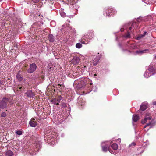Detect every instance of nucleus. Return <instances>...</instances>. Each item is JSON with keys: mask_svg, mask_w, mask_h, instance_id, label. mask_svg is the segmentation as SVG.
I'll return each mask as SVG.
<instances>
[{"mask_svg": "<svg viewBox=\"0 0 156 156\" xmlns=\"http://www.w3.org/2000/svg\"><path fill=\"white\" fill-rule=\"evenodd\" d=\"M151 76V74H150L148 70H147L144 74V76L146 78H148Z\"/></svg>", "mask_w": 156, "mask_h": 156, "instance_id": "nucleus-17", "label": "nucleus"}, {"mask_svg": "<svg viewBox=\"0 0 156 156\" xmlns=\"http://www.w3.org/2000/svg\"><path fill=\"white\" fill-rule=\"evenodd\" d=\"M42 74L41 75V77L43 79L44 77L45 73H43L42 71Z\"/></svg>", "mask_w": 156, "mask_h": 156, "instance_id": "nucleus-30", "label": "nucleus"}, {"mask_svg": "<svg viewBox=\"0 0 156 156\" xmlns=\"http://www.w3.org/2000/svg\"><path fill=\"white\" fill-rule=\"evenodd\" d=\"M147 107L146 104H142L140 107V109L142 111H144L146 110Z\"/></svg>", "mask_w": 156, "mask_h": 156, "instance_id": "nucleus-9", "label": "nucleus"}, {"mask_svg": "<svg viewBox=\"0 0 156 156\" xmlns=\"http://www.w3.org/2000/svg\"><path fill=\"white\" fill-rule=\"evenodd\" d=\"M48 39L51 42H53L54 41V36L52 34H50L49 36Z\"/></svg>", "mask_w": 156, "mask_h": 156, "instance_id": "nucleus-19", "label": "nucleus"}, {"mask_svg": "<svg viewBox=\"0 0 156 156\" xmlns=\"http://www.w3.org/2000/svg\"><path fill=\"white\" fill-rule=\"evenodd\" d=\"M43 5V4L42 2H40V5Z\"/></svg>", "mask_w": 156, "mask_h": 156, "instance_id": "nucleus-38", "label": "nucleus"}, {"mask_svg": "<svg viewBox=\"0 0 156 156\" xmlns=\"http://www.w3.org/2000/svg\"><path fill=\"white\" fill-rule=\"evenodd\" d=\"M8 98L4 97L0 100V106L1 109H4L7 106V102L9 101Z\"/></svg>", "mask_w": 156, "mask_h": 156, "instance_id": "nucleus-1", "label": "nucleus"}, {"mask_svg": "<svg viewBox=\"0 0 156 156\" xmlns=\"http://www.w3.org/2000/svg\"><path fill=\"white\" fill-rule=\"evenodd\" d=\"M46 136H47V140H49V141L50 142V141L49 140H51V141H52L53 140V139L52 138H55V136L53 134H52V133L51 134V135L50 136H49V135H47Z\"/></svg>", "mask_w": 156, "mask_h": 156, "instance_id": "nucleus-10", "label": "nucleus"}, {"mask_svg": "<svg viewBox=\"0 0 156 156\" xmlns=\"http://www.w3.org/2000/svg\"><path fill=\"white\" fill-rule=\"evenodd\" d=\"M125 37L126 38H129L130 37V34L129 32H128Z\"/></svg>", "mask_w": 156, "mask_h": 156, "instance_id": "nucleus-27", "label": "nucleus"}, {"mask_svg": "<svg viewBox=\"0 0 156 156\" xmlns=\"http://www.w3.org/2000/svg\"><path fill=\"white\" fill-rule=\"evenodd\" d=\"M153 105H156V102L155 101H154V102H153Z\"/></svg>", "mask_w": 156, "mask_h": 156, "instance_id": "nucleus-36", "label": "nucleus"}, {"mask_svg": "<svg viewBox=\"0 0 156 156\" xmlns=\"http://www.w3.org/2000/svg\"><path fill=\"white\" fill-rule=\"evenodd\" d=\"M132 119L133 121L136 122L139 119V116L137 115H133Z\"/></svg>", "mask_w": 156, "mask_h": 156, "instance_id": "nucleus-15", "label": "nucleus"}, {"mask_svg": "<svg viewBox=\"0 0 156 156\" xmlns=\"http://www.w3.org/2000/svg\"><path fill=\"white\" fill-rule=\"evenodd\" d=\"M62 99V98L59 97V98L57 100H56L57 101H59V100H60V101L61 100V99Z\"/></svg>", "mask_w": 156, "mask_h": 156, "instance_id": "nucleus-35", "label": "nucleus"}, {"mask_svg": "<svg viewBox=\"0 0 156 156\" xmlns=\"http://www.w3.org/2000/svg\"><path fill=\"white\" fill-rule=\"evenodd\" d=\"M37 119L34 118H32L30 121L29 123L30 126L32 127H35L37 125Z\"/></svg>", "mask_w": 156, "mask_h": 156, "instance_id": "nucleus-4", "label": "nucleus"}, {"mask_svg": "<svg viewBox=\"0 0 156 156\" xmlns=\"http://www.w3.org/2000/svg\"><path fill=\"white\" fill-rule=\"evenodd\" d=\"M25 94H26L27 97L30 98H33L34 96V95L31 90H28L25 93Z\"/></svg>", "mask_w": 156, "mask_h": 156, "instance_id": "nucleus-7", "label": "nucleus"}, {"mask_svg": "<svg viewBox=\"0 0 156 156\" xmlns=\"http://www.w3.org/2000/svg\"><path fill=\"white\" fill-rule=\"evenodd\" d=\"M155 59H156V55H155Z\"/></svg>", "mask_w": 156, "mask_h": 156, "instance_id": "nucleus-42", "label": "nucleus"}, {"mask_svg": "<svg viewBox=\"0 0 156 156\" xmlns=\"http://www.w3.org/2000/svg\"><path fill=\"white\" fill-rule=\"evenodd\" d=\"M108 150H109V152L110 153H112L113 154H116V153H115V152L114 151H113L109 149H108Z\"/></svg>", "mask_w": 156, "mask_h": 156, "instance_id": "nucleus-29", "label": "nucleus"}, {"mask_svg": "<svg viewBox=\"0 0 156 156\" xmlns=\"http://www.w3.org/2000/svg\"><path fill=\"white\" fill-rule=\"evenodd\" d=\"M137 21L139 22H140V21L141 20H140V18H139L137 19Z\"/></svg>", "mask_w": 156, "mask_h": 156, "instance_id": "nucleus-37", "label": "nucleus"}, {"mask_svg": "<svg viewBox=\"0 0 156 156\" xmlns=\"http://www.w3.org/2000/svg\"><path fill=\"white\" fill-rule=\"evenodd\" d=\"M136 145V144L134 142H133L132 143H131L129 145V147H134L135 146V145Z\"/></svg>", "mask_w": 156, "mask_h": 156, "instance_id": "nucleus-26", "label": "nucleus"}, {"mask_svg": "<svg viewBox=\"0 0 156 156\" xmlns=\"http://www.w3.org/2000/svg\"><path fill=\"white\" fill-rule=\"evenodd\" d=\"M58 85H60L61 86V87H62L63 86V85H61V84L60 85V84H58Z\"/></svg>", "mask_w": 156, "mask_h": 156, "instance_id": "nucleus-40", "label": "nucleus"}, {"mask_svg": "<svg viewBox=\"0 0 156 156\" xmlns=\"http://www.w3.org/2000/svg\"><path fill=\"white\" fill-rule=\"evenodd\" d=\"M36 69V66L35 64L33 63L30 64V68L28 69V72L29 73H32L35 71Z\"/></svg>", "mask_w": 156, "mask_h": 156, "instance_id": "nucleus-3", "label": "nucleus"}, {"mask_svg": "<svg viewBox=\"0 0 156 156\" xmlns=\"http://www.w3.org/2000/svg\"><path fill=\"white\" fill-rule=\"evenodd\" d=\"M148 70L150 74H151V76L156 73V68H154L153 67L149 68Z\"/></svg>", "mask_w": 156, "mask_h": 156, "instance_id": "nucleus-6", "label": "nucleus"}, {"mask_svg": "<svg viewBox=\"0 0 156 156\" xmlns=\"http://www.w3.org/2000/svg\"><path fill=\"white\" fill-rule=\"evenodd\" d=\"M81 43L82 44H87L88 43V42H86L85 41H84L83 40H81V41H80Z\"/></svg>", "mask_w": 156, "mask_h": 156, "instance_id": "nucleus-31", "label": "nucleus"}, {"mask_svg": "<svg viewBox=\"0 0 156 156\" xmlns=\"http://www.w3.org/2000/svg\"><path fill=\"white\" fill-rule=\"evenodd\" d=\"M149 51V49H145L142 50H139L138 51H137L136 52L138 54H141L146 53L147 52V51Z\"/></svg>", "mask_w": 156, "mask_h": 156, "instance_id": "nucleus-16", "label": "nucleus"}, {"mask_svg": "<svg viewBox=\"0 0 156 156\" xmlns=\"http://www.w3.org/2000/svg\"><path fill=\"white\" fill-rule=\"evenodd\" d=\"M5 154L7 156H12L13 155V153L12 151L8 150L6 151Z\"/></svg>", "mask_w": 156, "mask_h": 156, "instance_id": "nucleus-14", "label": "nucleus"}, {"mask_svg": "<svg viewBox=\"0 0 156 156\" xmlns=\"http://www.w3.org/2000/svg\"><path fill=\"white\" fill-rule=\"evenodd\" d=\"M118 141H119V142H120L121 141V139H120V138H119L118 139Z\"/></svg>", "mask_w": 156, "mask_h": 156, "instance_id": "nucleus-39", "label": "nucleus"}, {"mask_svg": "<svg viewBox=\"0 0 156 156\" xmlns=\"http://www.w3.org/2000/svg\"><path fill=\"white\" fill-rule=\"evenodd\" d=\"M80 61V58L79 57H74L73 59V62L74 64H76L79 63Z\"/></svg>", "mask_w": 156, "mask_h": 156, "instance_id": "nucleus-12", "label": "nucleus"}, {"mask_svg": "<svg viewBox=\"0 0 156 156\" xmlns=\"http://www.w3.org/2000/svg\"><path fill=\"white\" fill-rule=\"evenodd\" d=\"M75 83L77 84L76 87L79 89L82 88L86 85L85 81L82 80L76 81Z\"/></svg>", "mask_w": 156, "mask_h": 156, "instance_id": "nucleus-2", "label": "nucleus"}, {"mask_svg": "<svg viewBox=\"0 0 156 156\" xmlns=\"http://www.w3.org/2000/svg\"><path fill=\"white\" fill-rule=\"evenodd\" d=\"M111 147L114 150H117L118 148V146L117 144L114 143L111 145Z\"/></svg>", "mask_w": 156, "mask_h": 156, "instance_id": "nucleus-18", "label": "nucleus"}, {"mask_svg": "<svg viewBox=\"0 0 156 156\" xmlns=\"http://www.w3.org/2000/svg\"><path fill=\"white\" fill-rule=\"evenodd\" d=\"M99 60V57H97L93 61V64L94 65H96L98 63Z\"/></svg>", "mask_w": 156, "mask_h": 156, "instance_id": "nucleus-11", "label": "nucleus"}, {"mask_svg": "<svg viewBox=\"0 0 156 156\" xmlns=\"http://www.w3.org/2000/svg\"><path fill=\"white\" fill-rule=\"evenodd\" d=\"M133 26V24H132V25L129 28V30H132V28H133L132 26Z\"/></svg>", "mask_w": 156, "mask_h": 156, "instance_id": "nucleus-33", "label": "nucleus"}, {"mask_svg": "<svg viewBox=\"0 0 156 156\" xmlns=\"http://www.w3.org/2000/svg\"><path fill=\"white\" fill-rule=\"evenodd\" d=\"M104 143H102V150L105 152H106L108 150V145L107 144L104 145Z\"/></svg>", "mask_w": 156, "mask_h": 156, "instance_id": "nucleus-8", "label": "nucleus"}, {"mask_svg": "<svg viewBox=\"0 0 156 156\" xmlns=\"http://www.w3.org/2000/svg\"><path fill=\"white\" fill-rule=\"evenodd\" d=\"M83 39H84V37H83Z\"/></svg>", "mask_w": 156, "mask_h": 156, "instance_id": "nucleus-43", "label": "nucleus"}, {"mask_svg": "<svg viewBox=\"0 0 156 156\" xmlns=\"http://www.w3.org/2000/svg\"><path fill=\"white\" fill-rule=\"evenodd\" d=\"M21 88H22V87H19V89H21Z\"/></svg>", "mask_w": 156, "mask_h": 156, "instance_id": "nucleus-41", "label": "nucleus"}, {"mask_svg": "<svg viewBox=\"0 0 156 156\" xmlns=\"http://www.w3.org/2000/svg\"><path fill=\"white\" fill-rule=\"evenodd\" d=\"M82 45L80 43H77L76 45V47L78 48H80L82 47Z\"/></svg>", "mask_w": 156, "mask_h": 156, "instance_id": "nucleus-22", "label": "nucleus"}, {"mask_svg": "<svg viewBox=\"0 0 156 156\" xmlns=\"http://www.w3.org/2000/svg\"><path fill=\"white\" fill-rule=\"evenodd\" d=\"M53 101H55V104L57 105H59V103L60 102V100H59V101H57L56 100V99H53Z\"/></svg>", "mask_w": 156, "mask_h": 156, "instance_id": "nucleus-25", "label": "nucleus"}, {"mask_svg": "<svg viewBox=\"0 0 156 156\" xmlns=\"http://www.w3.org/2000/svg\"><path fill=\"white\" fill-rule=\"evenodd\" d=\"M112 10H113L112 8L109 9L107 11H106V13L107 16H110L112 15Z\"/></svg>", "mask_w": 156, "mask_h": 156, "instance_id": "nucleus-13", "label": "nucleus"}, {"mask_svg": "<svg viewBox=\"0 0 156 156\" xmlns=\"http://www.w3.org/2000/svg\"><path fill=\"white\" fill-rule=\"evenodd\" d=\"M16 133L19 135H21L22 134V132L20 130H18L16 131Z\"/></svg>", "mask_w": 156, "mask_h": 156, "instance_id": "nucleus-23", "label": "nucleus"}, {"mask_svg": "<svg viewBox=\"0 0 156 156\" xmlns=\"http://www.w3.org/2000/svg\"><path fill=\"white\" fill-rule=\"evenodd\" d=\"M6 116V114L5 112H3L1 114V116L2 117H5Z\"/></svg>", "mask_w": 156, "mask_h": 156, "instance_id": "nucleus-24", "label": "nucleus"}, {"mask_svg": "<svg viewBox=\"0 0 156 156\" xmlns=\"http://www.w3.org/2000/svg\"><path fill=\"white\" fill-rule=\"evenodd\" d=\"M146 32H145L143 34H141V35H139L137 37V39L138 40H139L141 38H143V37H144L145 36V34H146Z\"/></svg>", "mask_w": 156, "mask_h": 156, "instance_id": "nucleus-21", "label": "nucleus"}, {"mask_svg": "<svg viewBox=\"0 0 156 156\" xmlns=\"http://www.w3.org/2000/svg\"><path fill=\"white\" fill-rule=\"evenodd\" d=\"M151 125V122H149V123L147 124L144 126V128H146L147 127L150 126Z\"/></svg>", "mask_w": 156, "mask_h": 156, "instance_id": "nucleus-28", "label": "nucleus"}, {"mask_svg": "<svg viewBox=\"0 0 156 156\" xmlns=\"http://www.w3.org/2000/svg\"><path fill=\"white\" fill-rule=\"evenodd\" d=\"M151 119V118L150 116V113H147L146 114L144 120H142V124H144L147 122V120H150Z\"/></svg>", "mask_w": 156, "mask_h": 156, "instance_id": "nucleus-5", "label": "nucleus"}, {"mask_svg": "<svg viewBox=\"0 0 156 156\" xmlns=\"http://www.w3.org/2000/svg\"><path fill=\"white\" fill-rule=\"evenodd\" d=\"M62 106L63 107H66V104L65 103H62Z\"/></svg>", "mask_w": 156, "mask_h": 156, "instance_id": "nucleus-32", "label": "nucleus"}, {"mask_svg": "<svg viewBox=\"0 0 156 156\" xmlns=\"http://www.w3.org/2000/svg\"><path fill=\"white\" fill-rule=\"evenodd\" d=\"M16 77L19 81H21L23 80V77L19 73H18L17 74Z\"/></svg>", "mask_w": 156, "mask_h": 156, "instance_id": "nucleus-20", "label": "nucleus"}, {"mask_svg": "<svg viewBox=\"0 0 156 156\" xmlns=\"http://www.w3.org/2000/svg\"><path fill=\"white\" fill-rule=\"evenodd\" d=\"M124 28H121V29H120V31H121V32H123V31H124Z\"/></svg>", "mask_w": 156, "mask_h": 156, "instance_id": "nucleus-34", "label": "nucleus"}]
</instances>
